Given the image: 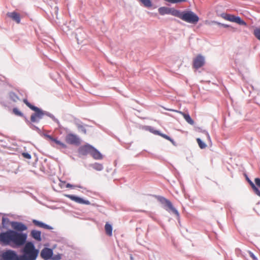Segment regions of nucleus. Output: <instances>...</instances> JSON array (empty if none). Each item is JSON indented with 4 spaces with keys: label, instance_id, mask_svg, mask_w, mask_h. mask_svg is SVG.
Returning a JSON list of instances; mask_svg holds the SVG:
<instances>
[{
    "label": "nucleus",
    "instance_id": "423d86ee",
    "mask_svg": "<svg viewBox=\"0 0 260 260\" xmlns=\"http://www.w3.org/2000/svg\"><path fill=\"white\" fill-rule=\"evenodd\" d=\"M19 258L20 256H18L16 253L12 250H7L1 255V260H19Z\"/></svg>",
    "mask_w": 260,
    "mask_h": 260
},
{
    "label": "nucleus",
    "instance_id": "7c9ffc66",
    "mask_svg": "<svg viewBox=\"0 0 260 260\" xmlns=\"http://www.w3.org/2000/svg\"><path fill=\"white\" fill-rule=\"evenodd\" d=\"M66 187L67 188H75L76 187L81 188V187L80 186H79V185H74L71 184L70 183H67L66 184Z\"/></svg>",
    "mask_w": 260,
    "mask_h": 260
},
{
    "label": "nucleus",
    "instance_id": "0eeeda50",
    "mask_svg": "<svg viewBox=\"0 0 260 260\" xmlns=\"http://www.w3.org/2000/svg\"><path fill=\"white\" fill-rule=\"evenodd\" d=\"M46 137L48 140L50 141L51 145L53 147H56L58 149L67 148V145L64 143L57 140L56 138H54L50 135H46Z\"/></svg>",
    "mask_w": 260,
    "mask_h": 260
},
{
    "label": "nucleus",
    "instance_id": "f257e3e1",
    "mask_svg": "<svg viewBox=\"0 0 260 260\" xmlns=\"http://www.w3.org/2000/svg\"><path fill=\"white\" fill-rule=\"evenodd\" d=\"M27 235L14 230H8L0 233V244L9 245L12 247H18L26 242Z\"/></svg>",
    "mask_w": 260,
    "mask_h": 260
},
{
    "label": "nucleus",
    "instance_id": "dca6fc26",
    "mask_svg": "<svg viewBox=\"0 0 260 260\" xmlns=\"http://www.w3.org/2000/svg\"><path fill=\"white\" fill-rule=\"evenodd\" d=\"M204 63V57L201 55H198L193 60V65H203Z\"/></svg>",
    "mask_w": 260,
    "mask_h": 260
},
{
    "label": "nucleus",
    "instance_id": "f03ea898",
    "mask_svg": "<svg viewBox=\"0 0 260 260\" xmlns=\"http://www.w3.org/2000/svg\"><path fill=\"white\" fill-rule=\"evenodd\" d=\"M23 255L20 256L19 260H35L38 254V251L35 249L31 242H27L23 249Z\"/></svg>",
    "mask_w": 260,
    "mask_h": 260
},
{
    "label": "nucleus",
    "instance_id": "bb28decb",
    "mask_svg": "<svg viewBox=\"0 0 260 260\" xmlns=\"http://www.w3.org/2000/svg\"><path fill=\"white\" fill-rule=\"evenodd\" d=\"M197 141L198 143L199 147L201 149H204V148H206V145L200 138H197Z\"/></svg>",
    "mask_w": 260,
    "mask_h": 260
},
{
    "label": "nucleus",
    "instance_id": "4be33fe9",
    "mask_svg": "<svg viewBox=\"0 0 260 260\" xmlns=\"http://www.w3.org/2000/svg\"><path fill=\"white\" fill-rule=\"evenodd\" d=\"M105 230L106 234L111 237L112 235V227L111 224L106 223L105 225Z\"/></svg>",
    "mask_w": 260,
    "mask_h": 260
},
{
    "label": "nucleus",
    "instance_id": "aec40b11",
    "mask_svg": "<svg viewBox=\"0 0 260 260\" xmlns=\"http://www.w3.org/2000/svg\"><path fill=\"white\" fill-rule=\"evenodd\" d=\"M31 236L35 240L41 241V233L40 231L36 230H32L31 231Z\"/></svg>",
    "mask_w": 260,
    "mask_h": 260
},
{
    "label": "nucleus",
    "instance_id": "6ab92c4d",
    "mask_svg": "<svg viewBox=\"0 0 260 260\" xmlns=\"http://www.w3.org/2000/svg\"><path fill=\"white\" fill-rule=\"evenodd\" d=\"M165 203L166 205L176 215L179 216V212L178 211L173 207L171 202L168 200L165 199Z\"/></svg>",
    "mask_w": 260,
    "mask_h": 260
},
{
    "label": "nucleus",
    "instance_id": "c85d7f7f",
    "mask_svg": "<svg viewBox=\"0 0 260 260\" xmlns=\"http://www.w3.org/2000/svg\"><path fill=\"white\" fill-rule=\"evenodd\" d=\"M166 2L170 3L171 4H175L181 2H184L186 0H164Z\"/></svg>",
    "mask_w": 260,
    "mask_h": 260
},
{
    "label": "nucleus",
    "instance_id": "f3484780",
    "mask_svg": "<svg viewBox=\"0 0 260 260\" xmlns=\"http://www.w3.org/2000/svg\"><path fill=\"white\" fill-rule=\"evenodd\" d=\"M32 222L34 223V224L36 226H39L40 228H42L48 230H52L53 228L49 225L46 224L41 221H39L37 220H33Z\"/></svg>",
    "mask_w": 260,
    "mask_h": 260
},
{
    "label": "nucleus",
    "instance_id": "473e14b6",
    "mask_svg": "<svg viewBox=\"0 0 260 260\" xmlns=\"http://www.w3.org/2000/svg\"><path fill=\"white\" fill-rule=\"evenodd\" d=\"M254 192L259 197H260V191L255 185L254 187H252Z\"/></svg>",
    "mask_w": 260,
    "mask_h": 260
},
{
    "label": "nucleus",
    "instance_id": "9d476101",
    "mask_svg": "<svg viewBox=\"0 0 260 260\" xmlns=\"http://www.w3.org/2000/svg\"><path fill=\"white\" fill-rule=\"evenodd\" d=\"M64 196L70 199L72 201H73L77 203L81 204L89 205L90 202L88 200H85L80 197L72 195V194H65Z\"/></svg>",
    "mask_w": 260,
    "mask_h": 260
},
{
    "label": "nucleus",
    "instance_id": "a211bd4d",
    "mask_svg": "<svg viewBox=\"0 0 260 260\" xmlns=\"http://www.w3.org/2000/svg\"><path fill=\"white\" fill-rule=\"evenodd\" d=\"M90 155L95 159H101L103 158L101 153L93 147Z\"/></svg>",
    "mask_w": 260,
    "mask_h": 260
},
{
    "label": "nucleus",
    "instance_id": "39448f33",
    "mask_svg": "<svg viewBox=\"0 0 260 260\" xmlns=\"http://www.w3.org/2000/svg\"><path fill=\"white\" fill-rule=\"evenodd\" d=\"M221 17L226 20L235 22L241 25L247 26V23L239 16H236L234 15L229 14L223 13L221 14Z\"/></svg>",
    "mask_w": 260,
    "mask_h": 260
},
{
    "label": "nucleus",
    "instance_id": "c756f323",
    "mask_svg": "<svg viewBox=\"0 0 260 260\" xmlns=\"http://www.w3.org/2000/svg\"><path fill=\"white\" fill-rule=\"evenodd\" d=\"M10 96L11 99L14 102H16L19 99L18 97L14 93H11L10 94Z\"/></svg>",
    "mask_w": 260,
    "mask_h": 260
},
{
    "label": "nucleus",
    "instance_id": "1a4fd4ad",
    "mask_svg": "<svg viewBox=\"0 0 260 260\" xmlns=\"http://www.w3.org/2000/svg\"><path fill=\"white\" fill-rule=\"evenodd\" d=\"M158 13L161 15L166 14H171L174 16L176 17L178 10L174 8H170L166 7H161L158 9Z\"/></svg>",
    "mask_w": 260,
    "mask_h": 260
},
{
    "label": "nucleus",
    "instance_id": "393cba45",
    "mask_svg": "<svg viewBox=\"0 0 260 260\" xmlns=\"http://www.w3.org/2000/svg\"><path fill=\"white\" fill-rule=\"evenodd\" d=\"M76 125L79 130L81 131L82 133H83L85 134H86V130L85 127L88 126L87 125H84L80 123H77Z\"/></svg>",
    "mask_w": 260,
    "mask_h": 260
},
{
    "label": "nucleus",
    "instance_id": "4c0bfd02",
    "mask_svg": "<svg viewBox=\"0 0 260 260\" xmlns=\"http://www.w3.org/2000/svg\"><path fill=\"white\" fill-rule=\"evenodd\" d=\"M25 120L26 121V122L28 123H29L30 124V122L26 118H25Z\"/></svg>",
    "mask_w": 260,
    "mask_h": 260
},
{
    "label": "nucleus",
    "instance_id": "f704fd0d",
    "mask_svg": "<svg viewBox=\"0 0 260 260\" xmlns=\"http://www.w3.org/2000/svg\"><path fill=\"white\" fill-rule=\"evenodd\" d=\"M249 183L250 184V185H251V187L252 188L253 187H254V186L255 185L250 180H249V179H247Z\"/></svg>",
    "mask_w": 260,
    "mask_h": 260
},
{
    "label": "nucleus",
    "instance_id": "2f4dec72",
    "mask_svg": "<svg viewBox=\"0 0 260 260\" xmlns=\"http://www.w3.org/2000/svg\"><path fill=\"white\" fill-rule=\"evenodd\" d=\"M22 155L23 156V157L28 159H30L31 157L30 154L27 152L22 153Z\"/></svg>",
    "mask_w": 260,
    "mask_h": 260
},
{
    "label": "nucleus",
    "instance_id": "6e6552de",
    "mask_svg": "<svg viewBox=\"0 0 260 260\" xmlns=\"http://www.w3.org/2000/svg\"><path fill=\"white\" fill-rule=\"evenodd\" d=\"M66 142L69 144L79 145L80 144V138L73 134H68L65 138Z\"/></svg>",
    "mask_w": 260,
    "mask_h": 260
},
{
    "label": "nucleus",
    "instance_id": "ea45409f",
    "mask_svg": "<svg viewBox=\"0 0 260 260\" xmlns=\"http://www.w3.org/2000/svg\"><path fill=\"white\" fill-rule=\"evenodd\" d=\"M207 137H208V139H210V136L208 134H207Z\"/></svg>",
    "mask_w": 260,
    "mask_h": 260
},
{
    "label": "nucleus",
    "instance_id": "cd10ccee",
    "mask_svg": "<svg viewBox=\"0 0 260 260\" xmlns=\"http://www.w3.org/2000/svg\"><path fill=\"white\" fill-rule=\"evenodd\" d=\"M13 112L14 113V114H15L16 115H17V116H21V117H23V114L20 112L17 108H14L13 109Z\"/></svg>",
    "mask_w": 260,
    "mask_h": 260
},
{
    "label": "nucleus",
    "instance_id": "2eb2a0df",
    "mask_svg": "<svg viewBox=\"0 0 260 260\" xmlns=\"http://www.w3.org/2000/svg\"><path fill=\"white\" fill-rule=\"evenodd\" d=\"M7 15L9 17L12 18L13 20L15 21L17 23H20V15L18 13L15 12H13L12 13H8Z\"/></svg>",
    "mask_w": 260,
    "mask_h": 260
},
{
    "label": "nucleus",
    "instance_id": "a878e982",
    "mask_svg": "<svg viewBox=\"0 0 260 260\" xmlns=\"http://www.w3.org/2000/svg\"><path fill=\"white\" fill-rule=\"evenodd\" d=\"M145 7H150L152 6L151 0H139Z\"/></svg>",
    "mask_w": 260,
    "mask_h": 260
},
{
    "label": "nucleus",
    "instance_id": "20e7f679",
    "mask_svg": "<svg viewBox=\"0 0 260 260\" xmlns=\"http://www.w3.org/2000/svg\"><path fill=\"white\" fill-rule=\"evenodd\" d=\"M176 17L186 22L192 24H196L199 20V18L197 15L191 11L181 12L178 10Z\"/></svg>",
    "mask_w": 260,
    "mask_h": 260
},
{
    "label": "nucleus",
    "instance_id": "ddd939ff",
    "mask_svg": "<svg viewBox=\"0 0 260 260\" xmlns=\"http://www.w3.org/2000/svg\"><path fill=\"white\" fill-rule=\"evenodd\" d=\"M149 131L150 132H151L152 133H153V134L154 135H158V136H161V137L166 139V140H169V141H170L173 145H175V142L174 141V140L173 139H172L170 137H169L168 136H167V135L166 134H162L161 133H160L159 131H157V130H154L153 129V128H149Z\"/></svg>",
    "mask_w": 260,
    "mask_h": 260
},
{
    "label": "nucleus",
    "instance_id": "c9c22d12",
    "mask_svg": "<svg viewBox=\"0 0 260 260\" xmlns=\"http://www.w3.org/2000/svg\"><path fill=\"white\" fill-rule=\"evenodd\" d=\"M250 255L253 260H258L257 258L255 256V255L252 253L250 252Z\"/></svg>",
    "mask_w": 260,
    "mask_h": 260
},
{
    "label": "nucleus",
    "instance_id": "9b49d317",
    "mask_svg": "<svg viewBox=\"0 0 260 260\" xmlns=\"http://www.w3.org/2000/svg\"><path fill=\"white\" fill-rule=\"evenodd\" d=\"M92 148L93 147L91 145H85L81 147L79 149V151L80 154L83 155H87V154H90Z\"/></svg>",
    "mask_w": 260,
    "mask_h": 260
},
{
    "label": "nucleus",
    "instance_id": "72a5a7b5",
    "mask_svg": "<svg viewBox=\"0 0 260 260\" xmlns=\"http://www.w3.org/2000/svg\"><path fill=\"white\" fill-rule=\"evenodd\" d=\"M254 182L255 183V185L258 187H260V179L258 178H256L254 179Z\"/></svg>",
    "mask_w": 260,
    "mask_h": 260
},
{
    "label": "nucleus",
    "instance_id": "5701e85b",
    "mask_svg": "<svg viewBox=\"0 0 260 260\" xmlns=\"http://www.w3.org/2000/svg\"><path fill=\"white\" fill-rule=\"evenodd\" d=\"M91 167L94 170L99 171H102L103 169V165L97 162L91 165Z\"/></svg>",
    "mask_w": 260,
    "mask_h": 260
},
{
    "label": "nucleus",
    "instance_id": "e433bc0d",
    "mask_svg": "<svg viewBox=\"0 0 260 260\" xmlns=\"http://www.w3.org/2000/svg\"><path fill=\"white\" fill-rule=\"evenodd\" d=\"M218 24L219 25H221L224 27H229V25H228V24H221L220 23H218Z\"/></svg>",
    "mask_w": 260,
    "mask_h": 260
},
{
    "label": "nucleus",
    "instance_id": "4468645a",
    "mask_svg": "<svg viewBox=\"0 0 260 260\" xmlns=\"http://www.w3.org/2000/svg\"><path fill=\"white\" fill-rule=\"evenodd\" d=\"M13 228L18 231H23L27 229V227L24 224L20 222H14L12 224Z\"/></svg>",
    "mask_w": 260,
    "mask_h": 260
},
{
    "label": "nucleus",
    "instance_id": "b1692460",
    "mask_svg": "<svg viewBox=\"0 0 260 260\" xmlns=\"http://www.w3.org/2000/svg\"><path fill=\"white\" fill-rule=\"evenodd\" d=\"M253 35L257 40L260 41V27L254 28Z\"/></svg>",
    "mask_w": 260,
    "mask_h": 260
},
{
    "label": "nucleus",
    "instance_id": "412c9836",
    "mask_svg": "<svg viewBox=\"0 0 260 260\" xmlns=\"http://www.w3.org/2000/svg\"><path fill=\"white\" fill-rule=\"evenodd\" d=\"M179 113L183 116L185 120L189 124L191 125H193L194 124V121L191 119V118L190 117L188 114H186L181 111L179 112Z\"/></svg>",
    "mask_w": 260,
    "mask_h": 260
},
{
    "label": "nucleus",
    "instance_id": "58836bf2",
    "mask_svg": "<svg viewBox=\"0 0 260 260\" xmlns=\"http://www.w3.org/2000/svg\"><path fill=\"white\" fill-rule=\"evenodd\" d=\"M195 67V68L196 69H198L199 67H200L201 66H194Z\"/></svg>",
    "mask_w": 260,
    "mask_h": 260
},
{
    "label": "nucleus",
    "instance_id": "7ed1b4c3",
    "mask_svg": "<svg viewBox=\"0 0 260 260\" xmlns=\"http://www.w3.org/2000/svg\"><path fill=\"white\" fill-rule=\"evenodd\" d=\"M23 102L31 110L35 111V113L32 114L30 116L31 122H38L40 119L43 118L44 115H46V113L45 111L31 105L30 103L28 102L27 99H23Z\"/></svg>",
    "mask_w": 260,
    "mask_h": 260
},
{
    "label": "nucleus",
    "instance_id": "f8f14e48",
    "mask_svg": "<svg viewBox=\"0 0 260 260\" xmlns=\"http://www.w3.org/2000/svg\"><path fill=\"white\" fill-rule=\"evenodd\" d=\"M52 254L53 252L51 249L48 248H45L42 250L41 252V256L44 259L46 260L50 258L52 256Z\"/></svg>",
    "mask_w": 260,
    "mask_h": 260
}]
</instances>
